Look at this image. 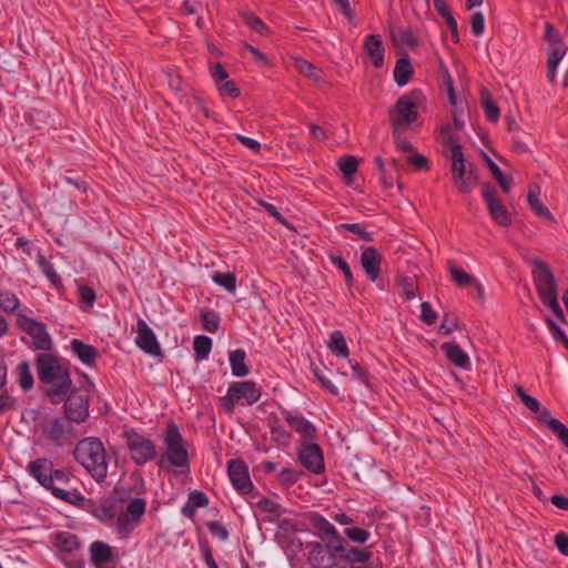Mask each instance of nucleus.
Masks as SVG:
<instances>
[{
    "label": "nucleus",
    "instance_id": "nucleus-34",
    "mask_svg": "<svg viewBox=\"0 0 568 568\" xmlns=\"http://www.w3.org/2000/svg\"><path fill=\"white\" fill-rule=\"evenodd\" d=\"M527 200H528L530 209L538 216L546 217L547 220H550V221L554 220L550 211L539 200V187L537 185H532L529 187Z\"/></svg>",
    "mask_w": 568,
    "mask_h": 568
},
{
    "label": "nucleus",
    "instance_id": "nucleus-18",
    "mask_svg": "<svg viewBox=\"0 0 568 568\" xmlns=\"http://www.w3.org/2000/svg\"><path fill=\"white\" fill-rule=\"evenodd\" d=\"M452 176L458 192L464 194L470 193L478 182L473 163L463 162L452 165Z\"/></svg>",
    "mask_w": 568,
    "mask_h": 568
},
{
    "label": "nucleus",
    "instance_id": "nucleus-53",
    "mask_svg": "<svg viewBox=\"0 0 568 568\" xmlns=\"http://www.w3.org/2000/svg\"><path fill=\"white\" fill-rule=\"evenodd\" d=\"M118 509L114 503H105L97 508V516L101 520H112L118 517Z\"/></svg>",
    "mask_w": 568,
    "mask_h": 568
},
{
    "label": "nucleus",
    "instance_id": "nucleus-7",
    "mask_svg": "<svg viewBox=\"0 0 568 568\" xmlns=\"http://www.w3.org/2000/svg\"><path fill=\"white\" fill-rule=\"evenodd\" d=\"M261 395V388L255 382H234L230 385L227 394L220 398V406L226 414H232L236 404L253 405Z\"/></svg>",
    "mask_w": 568,
    "mask_h": 568
},
{
    "label": "nucleus",
    "instance_id": "nucleus-9",
    "mask_svg": "<svg viewBox=\"0 0 568 568\" xmlns=\"http://www.w3.org/2000/svg\"><path fill=\"white\" fill-rule=\"evenodd\" d=\"M93 384L89 382V387L85 389L72 388L63 398L64 416L72 423L82 424L89 418L90 407V388Z\"/></svg>",
    "mask_w": 568,
    "mask_h": 568
},
{
    "label": "nucleus",
    "instance_id": "nucleus-30",
    "mask_svg": "<svg viewBox=\"0 0 568 568\" xmlns=\"http://www.w3.org/2000/svg\"><path fill=\"white\" fill-rule=\"evenodd\" d=\"M327 347L337 357L346 358L349 355V349L342 331L336 329L331 333Z\"/></svg>",
    "mask_w": 568,
    "mask_h": 568
},
{
    "label": "nucleus",
    "instance_id": "nucleus-62",
    "mask_svg": "<svg viewBox=\"0 0 568 568\" xmlns=\"http://www.w3.org/2000/svg\"><path fill=\"white\" fill-rule=\"evenodd\" d=\"M209 531L217 536L221 540H226L229 537L227 529L217 520H212L206 524Z\"/></svg>",
    "mask_w": 568,
    "mask_h": 568
},
{
    "label": "nucleus",
    "instance_id": "nucleus-22",
    "mask_svg": "<svg viewBox=\"0 0 568 568\" xmlns=\"http://www.w3.org/2000/svg\"><path fill=\"white\" fill-rule=\"evenodd\" d=\"M308 520L312 527L316 529L315 535L321 540H335L336 537H342L336 528L321 514L310 513Z\"/></svg>",
    "mask_w": 568,
    "mask_h": 568
},
{
    "label": "nucleus",
    "instance_id": "nucleus-33",
    "mask_svg": "<svg viewBox=\"0 0 568 568\" xmlns=\"http://www.w3.org/2000/svg\"><path fill=\"white\" fill-rule=\"evenodd\" d=\"M54 545L61 551L73 552L74 550L80 548L81 542L77 535L71 534L69 531H61L55 535Z\"/></svg>",
    "mask_w": 568,
    "mask_h": 568
},
{
    "label": "nucleus",
    "instance_id": "nucleus-20",
    "mask_svg": "<svg viewBox=\"0 0 568 568\" xmlns=\"http://www.w3.org/2000/svg\"><path fill=\"white\" fill-rule=\"evenodd\" d=\"M383 255L374 246L363 248L361 265L372 282L377 281L382 271Z\"/></svg>",
    "mask_w": 568,
    "mask_h": 568
},
{
    "label": "nucleus",
    "instance_id": "nucleus-42",
    "mask_svg": "<svg viewBox=\"0 0 568 568\" xmlns=\"http://www.w3.org/2000/svg\"><path fill=\"white\" fill-rule=\"evenodd\" d=\"M212 281L224 287L227 292L234 293L236 290V276L232 272H214L212 275Z\"/></svg>",
    "mask_w": 568,
    "mask_h": 568
},
{
    "label": "nucleus",
    "instance_id": "nucleus-35",
    "mask_svg": "<svg viewBox=\"0 0 568 568\" xmlns=\"http://www.w3.org/2000/svg\"><path fill=\"white\" fill-rule=\"evenodd\" d=\"M239 16L243 19V21L246 23V26L250 27L255 32H257L262 36L267 33L268 28L263 22V20L260 19L257 16H255L247 8H240Z\"/></svg>",
    "mask_w": 568,
    "mask_h": 568
},
{
    "label": "nucleus",
    "instance_id": "nucleus-64",
    "mask_svg": "<svg viewBox=\"0 0 568 568\" xmlns=\"http://www.w3.org/2000/svg\"><path fill=\"white\" fill-rule=\"evenodd\" d=\"M219 91L222 95H229L231 98H237L241 94V91L235 85V83L229 80H225L222 84L219 85Z\"/></svg>",
    "mask_w": 568,
    "mask_h": 568
},
{
    "label": "nucleus",
    "instance_id": "nucleus-21",
    "mask_svg": "<svg viewBox=\"0 0 568 568\" xmlns=\"http://www.w3.org/2000/svg\"><path fill=\"white\" fill-rule=\"evenodd\" d=\"M283 415L290 427L302 436V443H310L316 438L315 426L302 415H294L287 410Z\"/></svg>",
    "mask_w": 568,
    "mask_h": 568
},
{
    "label": "nucleus",
    "instance_id": "nucleus-23",
    "mask_svg": "<svg viewBox=\"0 0 568 568\" xmlns=\"http://www.w3.org/2000/svg\"><path fill=\"white\" fill-rule=\"evenodd\" d=\"M364 50L371 58L374 68L381 69L384 65V47L378 34H368L364 40Z\"/></svg>",
    "mask_w": 568,
    "mask_h": 568
},
{
    "label": "nucleus",
    "instance_id": "nucleus-24",
    "mask_svg": "<svg viewBox=\"0 0 568 568\" xmlns=\"http://www.w3.org/2000/svg\"><path fill=\"white\" fill-rule=\"evenodd\" d=\"M537 414L538 422L546 424L552 434H555L568 448V428L560 420L551 417V414L547 408L540 407V410Z\"/></svg>",
    "mask_w": 568,
    "mask_h": 568
},
{
    "label": "nucleus",
    "instance_id": "nucleus-45",
    "mask_svg": "<svg viewBox=\"0 0 568 568\" xmlns=\"http://www.w3.org/2000/svg\"><path fill=\"white\" fill-rule=\"evenodd\" d=\"M397 284L403 288V293L406 300L410 301L417 296L418 285L415 277L412 276H399Z\"/></svg>",
    "mask_w": 568,
    "mask_h": 568
},
{
    "label": "nucleus",
    "instance_id": "nucleus-3",
    "mask_svg": "<svg viewBox=\"0 0 568 568\" xmlns=\"http://www.w3.org/2000/svg\"><path fill=\"white\" fill-rule=\"evenodd\" d=\"M73 457L97 483H103L106 479L109 462L105 447L100 438L80 439L73 449Z\"/></svg>",
    "mask_w": 568,
    "mask_h": 568
},
{
    "label": "nucleus",
    "instance_id": "nucleus-56",
    "mask_svg": "<svg viewBox=\"0 0 568 568\" xmlns=\"http://www.w3.org/2000/svg\"><path fill=\"white\" fill-rule=\"evenodd\" d=\"M80 302L87 306H92L97 300L95 291L88 285H80L78 288Z\"/></svg>",
    "mask_w": 568,
    "mask_h": 568
},
{
    "label": "nucleus",
    "instance_id": "nucleus-63",
    "mask_svg": "<svg viewBox=\"0 0 568 568\" xmlns=\"http://www.w3.org/2000/svg\"><path fill=\"white\" fill-rule=\"evenodd\" d=\"M407 163L415 170H428V159L419 153H413L407 156Z\"/></svg>",
    "mask_w": 568,
    "mask_h": 568
},
{
    "label": "nucleus",
    "instance_id": "nucleus-29",
    "mask_svg": "<svg viewBox=\"0 0 568 568\" xmlns=\"http://www.w3.org/2000/svg\"><path fill=\"white\" fill-rule=\"evenodd\" d=\"M480 102L487 120L493 123L497 122L500 116V111L498 105L495 103L491 93L486 88H481L480 90Z\"/></svg>",
    "mask_w": 568,
    "mask_h": 568
},
{
    "label": "nucleus",
    "instance_id": "nucleus-59",
    "mask_svg": "<svg viewBox=\"0 0 568 568\" xmlns=\"http://www.w3.org/2000/svg\"><path fill=\"white\" fill-rule=\"evenodd\" d=\"M200 549L202 551L203 559H204L207 568H219V566L213 557L212 548L206 540H200Z\"/></svg>",
    "mask_w": 568,
    "mask_h": 568
},
{
    "label": "nucleus",
    "instance_id": "nucleus-12",
    "mask_svg": "<svg viewBox=\"0 0 568 568\" xmlns=\"http://www.w3.org/2000/svg\"><path fill=\"white\" fill-rule=\"evenodd\" d=\"M126 446L131 452L132 460L138 465H144L156 457L154 443L135 430L125 433Z\"/></svg>",
    "mask_w": 568,
    "mask_h": 568
},
{
    "label": "nucleus",
    "instance_id": "nucleus-11",
    "mask_svg": "<svg viewBox=\"0 0 568 568\" xmlns=\"http://www.w3.org/2000/svg\"><path fill=\"white\" fill-rule=\"evenodd\" d=\"M17 325L22 332L31 337L32 349L42 351V353H50L53 347V343L44 323L38 322L32 317L19 313L17 314Z\"/></svg>",
    "mask_w": 568,
    "mask_h": 568
},
{
    "label": "nucleus",
    "instance_id": "nucleus-13",
    "mask_svg": "<svg viewBox=\"0 0 568 568\" xmlns=\"http://www.w3.org/2000/svg\"><path fill=\"white\" fill-rule=\"evenodd\" d=\"M530 264L534 284L540 301L557 293L556 278L548 264L540 258H534Z\"/></svg>",
    "mask_w": 568,
    "mask_h": 568
},
{
    "label": "nucleus",
    "instance_id": "nucleus-14",
    "mask_svg": "<svg viewBox=\"0 0 568 568\" xmlns=\"http://www.w3.org/2000/svg\"><path fill=\"white\" fill-rule=\"evenodd\" d=\"M145 510L146 501L144 498L132 499L116 517L118 532L121 535L130 534L140 524Z\"/></svg>",
    "mask_w": 568,
    "mask_h": 568
},
{
    "label": "nucleus",
    "instance_id": "nucleus-28",
    "mask_svg": "<svg viewBox=\"0 0 568 568\" xmlns=\"http://www.w3.org/2000/svg\"><path fill=\"white\" fill-rule=\"evenodd\" d=\"M442 134L444 139V144L450 146L452 165L466 162L462 150V145L457 143V141L453 136L452 129L449 125H446L442 129Z\"/></svg>",
    "mask_w": 568,
    "mask_h": 568
},
{
    "label": "nucleus",
    "instance_id": "nucleus-44",
    "mask_svg": "<svg viewBox=\"0 0 568 568\" xmlns=\"http://www.w3.org/2000/svg\"><path fill=\"white\" fill-rule=\"evenodd\" d=\"M328 258L332 262L333 265H335L337 268H339L345 277V283L348 287H351L354 283L353 273L351 271V267L348 263L343 258L341 255H336L332 252L328 253Z\"/></svg>",
    "mask_w": 568,
    "mask_h": 568
},
{
    "label": "nucleus",
    "instance_id": "nucleus-6",
    "mask_svg": "<svg viewBox=\"0 0 568 568\" xmlns=\"http://www.w3.org/2000/svg\"><path fill=\"white\" fill-rule=\"evenodd\" d=\"M163 443L165 445V452L161 455L158 463L160 467H163L165 462L178 468L189 467L186 444L176 424L170 423L166 426L163 434Z\"/></svg>",
    "mask_w": 568,
    "mask_h": 568
},
{
    "label": "nucleus",
    "instance_id": "nucleus-10",
    "mask_svg": "<svg viewBox=\"0 0 568 568\" xmlns=\"http://www.w3.org/2000/svg\"><path fill=\"white\" fill-rule=\"evenodd\" d=\"M17 325L22 332L31 337L32 349L42 351V353H50L53 347V343L44 323L38 322L32 317L19 313L17 314Z\"/></svg>",
    "mask_w": 568,
    "mask_h": 568
},
{
    "label": "nucleus",
    "instance_id": "nucleus-25",
    "mask_svg": "<svg viewBox=\"0 0 568 568\" xmlns=\"http://www.w3.org/2000/svg\"><path fill=\"white\" fill-rule=\"evenodd\" d=\"M70 347L73 354L87 366H93L99 355L98 349L89 344L83 343L81 339H72Z\"/></svg>",
    "mask_w": 568,
    "mask_h": 568
},
{
    "label": "nucleus",
    "instance_id": "nucleus-26",
    "mask_svg": "<svg viewBox=\"0 0 568 568\" xmlns=\"http://www.w3.org/2000/svg\"><path fill=\"white\" fill-rule=\"evenodd\" d=\"M447 358L455 364L457 367L463 369L470 368L469 356L463 351V348L456 343H444L440 346Z\"/></svg>",
    "mask_w": 568,
    "mask_h": 568
},
{
    "label": "nucleus",
    "instance_id": "nucleus-39",
    "mask_svg": "<svg viewBox=\"0 0 568 568\" xmlns=\"http://www.w3.org/2000/svg\"><path fill=\"white\" fill-rule=\"evenodd\" d=\"M393 39L398 44H405L410 48L418 45V38L409 28H397L392 31Z\"/></svg>",
    "mask_w": 568,
    "mask_h": 568
},
{
    "label": "nucleus",
    "instance_id": "nucleus-51",
    "mask_svg": "<svg viewBox=\"0 0 568 568\" xmlns=\"http://www.w3.org/2000/svg\"><path fill=\"white\" fill-rule=\"evenodd\" d=\"M542 304L548 306L552 314L556 316V318L562 323V324H566L567 321H566V316L559 305V302H558V294L555 293L544 300H541Z\"/></svg>",
    "mask_w": 568,
    "mask_h": 568
},
{
    "label": "nucleus",
    "instance_id": "nucleus-58",
    "mask_svg": "<svg viewBox=\"0 0 568 568\" xmlns=\"http://www.w3.org/2000/svg\"><path fill=\"white\" fill-rule=\"evenodd\" d=\"M471 32L476 37H480L485 31V18L481 12L473 13L470 18Z\"/></svg>",
    "mask_w": 568,
    "mask_h": 568
},
{
    "label": "nucleus",
    "instance_id": "nucleus-4",
    "mask_svg": "<svg viewBox=\"0 0 568 568\" xmlns=\"http://www.w3.org/2000/svg\"><path fill=\"white\" fill-rule=\"evenodd\" d=\"M425 102V95L419 89H414L399 97L389 110L392 128H408L418 119V109Z\"/></svg>",
    "mask_w": 568,
    "mask_h": 568
},
{
    "label": "nucleus",
    "instance_id": "nucleus-1",
    "mask_svg": "<svg viewBox=\"0 0 568 568\" xmlns=\"http://www.w3.org/2000/svg\"><path fill=\"white\" fill-rule=\"evenodd\" d=\"M34 365L39 382L45 386V397L51 404L62 403L72 387L68 364L52 353H40Z\"/></svg>",
    "mask_w": 568,
    "mask_h": 568
},
{
    "label": "nucleus",
    "instance_id": "nucleus-54",
    "mask_svg": "<svg viewBox=\"0 0 568 568\" xmlns=\"http://www.w3.org/2000/svg\"><path fill=\"white\" fill-rule=\"evenodd\" d=\"M344 534L351 540L359 544H365L371 536V534L366 529L358 527L345 528Z\"/></svg>",
    "mask_w": 568,
    "mask_h": 568
},
{
    "label": "nucleus",
    "instance_id": "nucleus-38",
    "mask_svg": "<svg viewBox=\"0 0 568 568\" xmlns=\"http://www.w3.org/2000/svg\"><path fill=\"white\" fill-rule=\"evenodd\" d=\"M448 271L450 273L452 280L459 287H468L475 282V277L473 275L457 267L453 262L448 263Z\"/></svg>",
    "mask_w": 568,
    "mask_h": 568
},
{
    "label": "nucleus",
    "instance_id": "nucleus-27",
    "mask_svg": "<svg viewBox=\"0 0 568 568\" xmlns=\"http://www.w3.org/2000/svg\"><path fill=\"white\" fill-rule=\"evenodd\" d=\"M414 74V68L407 55L399 58L394 68V81L398 87H404L408 83Z\"/></svg>",
    "mask_w": 568,
    "mask_h": 568
},
{
    "label": "nucleus",
    "instance_id": "nucleus-49",
    "mask_svg": "<svg viewBox=\"0 0 568 568\" xmlns=\"http://www.w3.org/2000/svg\"><path fill=\"white\" fill-rule=\"evenodd\" d=\"M203 327L210 333H216L220 328L221 318L214 311L204 312L201 315Z\"/></svg>",
    "mask_w": 568,
    "mask_h": 568
},
{
    "label": "nucleus",
    "instance_id": "nucleus-46",
    "mask_svg": "<svg viewBox=\"0 0 568 568\" xmlns=\"http://www.w3.org/2000/svg\"><path fill=\"white\" fill-rule=\"evenodd\" d=\"M465 328L457 316L446 313L443 317L438 333L440 335H450L454 331Z\"/></svg>",
    "mask_w": 568,
    "mask_h": 568
},
{
    "label": "nucleus",
    "instance_id": "nucleus-37",
    "mask_svg": "<svg viewBox=\"0 0 568 568\" xmlns=\"http://www.w3.org/2000/svg\"><path fill=\"white\" fill-rule=\"evenodd\" d=\"M193 349L196 361L206 359L212 349V339L205 335L196 336L193 342Z\"/></svg>",
    "mask_w": 568,
    "mask_h": 568
},
{
    "label": "nucleus",
    "instance_id": "nucleus-50",
    "mask_svg": "<svg viewBox=\"0 0 568 568\" xmlns=\"http://www.w3.org/2000/svg\"><path fill=\"white\" fill-rule=\"evenodd\" d=\"M515 390L517 396L520 398L521 403L530 409L532 413H538L540 410V403L532 396L528 395L523 386L515 385Z\"/></svg>",
    "mask_w": 568,
    "mask_h": 568
},
{
    "label": "nucleus",
    "instance_id": "nucleus-43",
    "mask_svg": "<svg viewBox=\"0 0 568 568\" xmlns=\"http://www.w3.org/2000/svg\"><path fill=\"white\" fill-rule=\"evenodd\" d=\"M295 68L298 70L300 73L305 75L306 78L320 82L322 80V72L318 70L313 63L298 59L295 61Z\"/></svg>",
    "mask_w": 568,
    "mask_h": 568
},
{
    "label": "nucleus",
    "instance_id": "nucleus-60",
    "mask_svg": "<svg viewBox=\"0 0 568 568\" xmlns=\"http://www.w3.org/2000/svg\"><path fill=\"white\" fill-rule=\"evenodd\" d=\"M420 318L426 325L435 324L437 320L436 312L432 308L428 302H423L420 305Z\"/></svg>",
    "mask_w": 568,
    "mask_h": 568
},
{
    "label": "nucleus",
    "instance_id": "nucleus-19",
    "mask_svg": "<svg viewBox=\"0 0 568 568\" xmlns=\"http://www.w3.org/2000/svg\"><path fill=\"white\" fill-rule=\"evenodd\" d=\"M138 331L135 337V344L144 353L152 356H163L162 348L158 342V338L144 320L138 321Z\"/></svg>",
    "mask_w": 568,
    "mask_h": 568
},
{
    "label": "nucleus",
    "instance_id": "nucleus-17",
    "mask_svg": "<svg viewBox=\"0 0 568 568\" xmlns=\"http://www.w3.org/2000/svg\"><path fill=\"white\" fill-rule=\"evenodd\" d=\"M300 463L314 474H322L325 470L324 456L320 445L315 443H302L298 449Z\"/></svg>",
    "mask_w": 568,
    "mask_h": 568
},
{
    "label": "nucleus",
    "instance_id": "nucleus-16",
    "mask_svg": "<svg viewBox=\"0 0 568 568\" xmlns=\"http://www.w3.org/2000/svg\"><path fill=\"white\" fill-rule=\"evenodd\" d=\"M227 474L233 487L242 495L252 493L254 486L250 478L248 467L242 459H231L227 463Z\"/></svg>",
    "mask_w": 568,
    "mask_h": 568
},
{
    "label": "nucleus",
    "instance_id": "nucleus-31",
    "mask_svg": "<svg viewBox=\"0 0 568 568\" xmlns=\"http://www.w3.org/2000/svg\"><path fill=\"white\" fill-rule=\"evenodd\" d=\"M246 353L242 348H237L230 353V364L232 374L236 377L248 375L250 368L245 364Z\"/></svg>",
    "mask_w": 568,
    "mask_h": 568
},
{
    "label": "nucleus",
    "instance_id": "nucleus-40",
    "mask_svg": "<svg viewBox=\"0 0 568 568\" xmlns=\"http://www.w3.org/2000/svg\"><path fill=\"white\" fill-rule=\"evenodd\" d=\"M0 307L10 314H19L20 301L18 296L10 291H0Z\"/></svg>",
    "mask_w": 568,
    "mask_h": 568
},
{
    "label": "nucleus",
    "instance_id": "nucleus-5",
    "mask_svg": "<svg viewBox=\"0 0 568 568\" xmlns=\"http://www.w3.org/2000/svg\"><path fill=\"white\" fill-rule=\"evenodd\" d=\"M346 540L336 537L335 540L310 541L307 562L312 568H333L339 560V554L345 550Z\"/></svg>",
    "mask_w": 568,
    "mask_h": 568
},
{
    "label": "nucleus",
    "instance_id": "nucleus-32",
    "mask_svg": "<svg viewBox=\"0 0 568 568\" xmlns=\"http://www.w3.org/2000/svg\"><path fill=\"white\" fill-rule=\"evenodd\" d=\"M371 557L372 552L369 550L349 547L347 541L345 550L339 554V560H345L349 564H366Z\"/></svg>",
    "mask_w": 568,
    "mask_h": 568
},
{
    "label": "nucleus",
    "instance_id": "nucleus-15",
    "mask_svg": "<svg viewBox=\"0 0 568 568\" xmlns=\"http://www.w3.org/2000/svg\"><path fill=\"white\" fill-rule=\"evenodd\" d=\"M481 196L485 200L491 219L500 226L511 224L510 213L506 206L500 204L497 199V190L491 183H484L481 186Z\"/></svg>",
    "mask_w": 568,
    "mask_h": 568
},
{
    "label": "nucleus",
    "instance_id": "nucleus-8",
    "mask_svg": "<svg viewBox=\"0 0 568 568\" xmlns=\"http://www.w3.org/2000/svg\"><path fill=\"white\" fill-rule=\"evenodd\" d=\"M42 436L57 447H63L75 438V429L72 422L64 417H45L40 423Z\"/></svg>",
    "mask_w": 568,
    "mask_h": 568
},
{
    "label": "nucleus",
    "instance_id": "nucleus-55",
    "mask_svg": "<svg viewBox=\"0 0 568 568\" xmlns=\"http://www.w3.org/2000/svg\"><path fill=\"white\" fill-rule=\"evenodd\" d=\"M301 475V470L294 468H284L278 475V480L285 486H292L300 479Z\"/></svg>",
    "mask_w": 568,
    "mask_h": 568
},
{
    "label": "nucleus",
    "instance_id": "nucleus-41",
    "mask_svg": "<svg viewBox=\"0 0 568 568\" xmlns=\"http://www.w3.org/2000/svg\"><path fill=\"white\" fill-rule=\"evenodd\" d=\"M18 372V383L20 387L27 392L33 387L34 379L30 371V365L28 362H21L17 366Z\"/></svg>",
    "mask_w": 568,
    "mask_h": 568
},
{
    "label": "nucleus",
    "instance_id": "nucleus-47",
    "mask_svg": "<svg viewBox=\"0 0 568 568\" xmlns=\"http://www.w3.org/2000/svg\"><path fill=\"white\" fill-rule=\"evenodd\" d=\"M565 51L560 49H554L548 54L547 59V79L549 82H554L556 78V71L559 62L564 58Z\"/></svg>",
    "mask_w": 568,
    "mask_h": 568
},
{
    "label": "nucleus",
    "instance_id": "nucleus-61",
    "mask_svg": "<svg viewBox=\"0 0 568 568\" xmlns=\"http://www.w3.org/2000/svg\"><path fill=\"white\" fill-rule=\"evenodd\" d=\"M545 322L556 342H560L561 344H564V341L568 339L565 332L557 325V323L554 320H551L550 317H546Z\"/></svg>",
    "mask_w": 568,
    "mask_h": 568
},
{
    "label": "nucleus",
    "instance_id": "nucleus-2",
    "mask_svg": "<svg viewBox=\"0 0 568 568\" xmlns=\"http://www.w3.org/2000/svg\"><path fill=\"white\" fill-rule=\"evenodd\" d=\"M28 470L54 497L71 505H80L83 501L84 498L78 489L68 490L64 488L70 483V474L64 469H54L52 460L48 458L32 460L28 465Z\"/></svg>",
    "mask_w": 568,
    "mask_h": 568
},
{
    "label": "nucleus",
    "instance_id": "nucleus-36",
    "mask_svg": "<svg viewBox=\"0 0 568 568\" xmlns=\"http://www.w3.org/2000/svg\"><path fill=\"white\" fill-rule=\"evenodd\" d=\"M337 165L344 174L346 183L351 184L354 180V174L357 172V159L353 155H344L338 160Z\"/></svg>",
    "mask_w": 568,
    "mask_h": 568
},
{
    "label": "nucleus",
    "instance_id": "nucleus-48",
    "mask_svg": "<svg viewBox=\"0 0 568 568\" xmlns=\"http://www.w3.org/2000/svg\"><path fill=\"white\" fill-rule=\"evenodd\" d=\"M341 229L354 233L359 236L361 240L365 242H373L374 235L371 232H367L365 227L361 223H342L339 225Z\"/></svg>",
    "mask_w": 568,
    "mask_h": 568
},
{
    "label": "nucleus",
    "instance_id": "nucleus-57",
    "mask_svg": "<svg viewBox=\"0 0 568 568\" xmlns=\"http://www.w3.org/2000/svg\"><path fill=\"white\" fill-rule=\"evenodd\" d=\"M39 264L42 272L52 284H57L60 282V276L55 272V268L51 262L47 261L44 257H41Z\"/></svg>",
    "mask_w": 568,
    "mask_h": 568
},
{
    "label": "nucleus",
    "instance_id": "nucleus-52",
    "mask_svg": "<svg viewBox=\"0 0 568 568\" xmlns=\"http://www.w3.org/2000/svg\"><path fill=\"white\" fill-rule=\"evenodd\" d=\"M405 128H393V138L397 145V148L403 152H413L414 146L412 143L403 135V131Z\"/></svg>",
    "mask_w": 568,
    "mask_h": 568
}]
</instances>
